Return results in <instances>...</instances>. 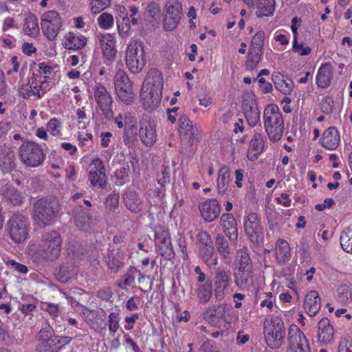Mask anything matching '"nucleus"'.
I'll list each match as a JSON object with an SVG mask.
<instances>
[{
  "instance_id": "1",
  "label": "nucleus",
  "mask_w": 352,
  "mask_h": 352,
  "mask_svg": "<svg viewBox=\"0 0 352 352\" xmlns=\"http://www.w3.org/2000/svg\"><path fill=\"white\" fill-rule=\"evenodd\" d=\"M60 210L58 199L49 195L36 201L34 206V219L41 227L50 226Z\"/></svg>"
},
{
  "instance_id": "2",
  "label": "nucleus",
  "mask_w": 352,
  "mask_h": 352,
  "mask_svg": "<svg viewBox=\"0 0 352 352\" xmlns=\"http://www.w3.org/2000/svg\"><path fill=\"white\" fill-rule=\"evenodd\" d=\"M265 130L270 140L278 142L283 136L284 121L278 107L274 104L266 106L263 112Z\"/></svg>"
},
{
  "instance_id": "3",
  "label": "nucleus",
  "mask_w": 352,
  "mask_h": 352,
  "mask_svg": "<svg viewBox=\"0 0 352 352\" xmlns=\"http://www.w3.org/2000/svg\"><path fill=\"white\" fill-rule=\"evenodd\" d=\"M126 65L133 74L140 73L146 65L144 44L140 39H131L126 51Z\"/></svg>"
},
{
  "instance_id": "4",
  "label": "nucleus",
  "mask_w": 352,
  "mask_h": 352,
  "mask_svg": "<svg viewBox=\"0 0 352 352\" xmlns=\"http://www.w3.org/2000/svg\"><path fill=\"white\" fill-rule=\"evenodd\" d=\"M61 245L62 238L58 232L52 230L45 232L39 243V254L44 260L53 261L59 256Z\"/></svg>"
},
{
  "instance_id": "5",
  "label": "nucleus",
  "mask_w": 352,
  "mask_h": 352,
  "mask_svg": "<svg viewBox=\"0 0 352 352\" xmlns=\"http://www.w3.org/2000/svg\"><path fill=\"white\" fill-rule=\"evenodd\" d=\"M162 28L165 31L175 30L184 17L182 3L180 0H166L163 4Z\"/></svg>"
},
{
  "instance_id": "6",
  "label": "nucleus",
  "mask_w": 352,
  "mask_h": 352,
  "mask_svg": "<svg viewBox=\"0 0 352 352\" xmlns=\"http://www.w3.org/2000/svg\"><path fill=\"white\" fill-rule=\"evenodd\" d=\"M18 153L21 162L30 167L41 164L45 157L41 147L34 142H23L19 148Z\"/></svg>"
},
{
  "instance_id": "7",
  "label": "nucleus",
  "mask_w": 352,
  "mask_h": 352,
  "mask_svg": "<svg viewBox=\"0 0 352 352\" xmlns=\"http://www.w3.org/2000/svg\"><path fill=\"white\" fill-rule=\"evenodd\" d=\"M8 230L14 242H23L27 239L29 232L28 218L20 214L12 215L8 222Z\"/></svg>"
},
{
  "instance_id": "8",
  "label": "nucleus",
  "mask_w": 352,
  "mask_h": 352,
  "mask_svg": "<svg viewBox=\"0 0 352 352\" xmlns=\"http://www.w3.org/2000/svg\"><path fill=\"white\" fill-rule=\"evenodd\" d=\"M265 339L267 345L272 348H279L285 336V328L281 319L273 318L270 324L264 327Z\"/></svg>"
},
{
  "instance_id": "9",
  "label": "nucleus",
  "mask_w": 352,
  "mask_h": 352,
  "mask_svg": "<svg viewBox=\"0 0 352 352\" xmlns=\"http://www.w3.org/2000/svg\"><path fill=\"white\" fill-rule=\"evenodd\" d=\"M39 343L36 346L38 352H58L57 335L54 329L47 323L43 325L38 335Z\"/></svg>"
},
{
  "instance_id": "10",
  "label": "nucleus",
  "mask_w": 352,
  "mask_h": 352,
  "mask_svg": "<svg viewBox=\"0 0 352 352\" xmlns=\"http://www.w3.org/2000/svg\"><path fill=\"white\" fill-rule=\"evenodd\" d=\"M114 85L119 98L126 104H130L133 99L134 93L132 83L126 74L119 69L114 76Z\"/></svg>"
},
{
  "instance_id": "11",
  "label": "nucleus",
  "mask_w": 352,
  "mask_h": 352,
  "mask_svg": "<svg viewBox=\"0 0 352 352\" xmlns=\"http://www.w3.org/2000/svg\"><path fill=\"white\" fill-rule=\"evenodd\" d=\"M243 228L245 235L250 241L258 245L263 237V228L258 215L250 212L245 217Z\"/></svg>"
},
{
  "instance_id": "12",
  "label": "nucleus",
  "mask_w": 352,
  "mask_h": 352,
  "mask_svg": "<svg viewBox=\"0 0 352 352\" xmlns=\"http://www.w3.org/2000/svg\"><path fill=\"white\" fill-rule=\"evenodd\" d=\"M43 34L50 40H54L62 26V21L58 13L50 10L44 13L41 22Z\"/></svg>"
},
{
  "instance_id": "13",
  "label": "nucleus",
  "mask_w": 352,
  "mask_h": 352,
  "mask_svg": "<svg viewBox=\"0 0 352 352\" xmlns=\"http://www.w3.org/2000/svg\"><path fill=\"white\" fill-rule=\"evenodd\" d=\"M287 340L290 352H310L308 341L297 325L292 324L289 327Z\"/></svg>"
},
{
  "instance_id": "14",
  "label": "nucleus",
  "mask_w": 352,
  "mask_h": 352,
  "mask_svg": "<svg viewBox=\"0 0 352 352\" xmlns=\"http://www.w3.org/2000/svg\"><path fill=\"white\" fill-rule=\"evenodd\" d=\"M93 89L94 98L104 116L108 120L112 119L113 117V112L111 109L113 100L106 87L100 83H96Z\"/></svg>"
},
{
  "instance_id": "15",
  "label": "nucleus",
  "mask_w": 352,
  "mask_h": 352,
  "mask_svg": "<svg viewBox=\"0 0 352 352\" xmlns=\"http://www.w3.org/2000/svg\"><path fill=\"white\" fill-rule=\"evenodd\" d=\"M89 179L93 187L98 186L104 189L107 186L106 170L102 160L99 157L94 158L91 164Z\"/></svg>"
},
{
  "instance_id": "16",
  "label": "nucleus",
  "mask_w": 352,
  "mask_h": 352,
  "mask_svg": "<svg viewBox=\"0 0 352 352\" xmlns=\"http://www.w3.org/2000/svg\"><path fill=\"white\" fill-rule=\"evenodd\" d=\"M155 241L162 256L169 261L175 258V254L171 244L169 233L167 230H164L162 228L155 230Z\"/></svg>"
},
{
  "instance_id": "17",
  "label": "nucleus",
  "mask_w": 352,
  "mask_h": 352,
  "mask_svg": "<svg viewBox=\"0 0 352 352\" xmlns=\"http://www.w3.org/2000/svg\"><path fill=\"white\" fill-rule=\"evenodd\" d=\"M139 137L146 146H153L157 140L155 124L146 118H142L140 121Z\"/></svg>"
},
{
  "instance_id": "18",
  "label": "nucleus",
  "mask_w": 352,
  "mask_h": 352,
  "mask_svg": "<svg viewBox=\"0 0 352 352\" xmlns=\"http://www.w3.org/2000/svg\"><path fill=\"white\" fill-rule=\"evenodd\" d=\"M104 260L111 272H117L124 265V255L120 248L109 245Z\"/></svg>"
},
{
  "instance_id": "19",
  "label": "nucleus",
  "mask_w": 352,
  "mask_h": 352,
  "mask_svg": "<svg viewBox=\"0 0 352 352\" xmlns=\"http://www.w3.org/2000/svg\"><path fill=\"white\" fill-rule=\"evenodd\" d=\"M228 311L226 304L213 305L208 307L203 313V318L209 324L217 326L221 320L226 319Z\"/></svg>"
},
{
  "instance_id": "20",
  "label": "nucleus",
  "mask_w": 352,
  "mask_h": 352,
  "mask_svg": "<svg viewBox=\"0 0 352 352\" xmlns=\"http://www.w3.org/2000/svg\"><path fill=\"white\" fill-rule=\"evenodd\" d=\"M230 282L229 272L223 269H217L214 273V296L217 300H222L224 298L225 291L228 288Z\"/></svg>"
},
{
  "instance_id": "21",
  "label": "nucleus",
  "mask_w": 352,
  "mask_h": 352,
  "mask_svg": "<svg viewBox=\"0 0 352 352\" xmlns=\"http://www.w3.org/2000/svg\"><path fill=\"white\" fill-rule=\"evenodd\" d=\"M199 208L203 219L207 222L214 221L219 215L221 207L215 199H207L201 203Z\"/></svg>"
},
{
  "instance_id": "22",
  "label": "nucleus",
  "mask_w": 352,
  "mask_h": 352,
  "mask_svg": "<svg viewBox=\"0 0 352 352\" xmlns=\"http://www.w3.org/2000/svg\"><path fill=\"white\" fill-rule=\"evenodd\" d=\"M97 41L104 58L109 60H113L117 53L113 36L110 34H99L97 35Z\"/></svg>"
},
{
  "instance_id": "23",
  "label": "nucleus",
  "mask_w": 352,
  "mask_h": 352,
  "mask_svg": "<svg viewBox=\"0 0 352 352\" xmlns=\"http://www.w3.org/2000/svg\"><path fill=\"white\" fill-rule=\"evenodd\" d=\"M221 226L223 227L225 234L232 243H236L238 239L237 222L230 213H224L221 217Z\"/></svg>"
},
{
  "instance_id": "24",
  "label": "nucleus",
  "mask_w": 352,
  "mask_h": 352,
  "mask_svg": "<svg viewBox=\"0 0 352 352\" xmlns=\"http://www.w3.org/2000/svg\"><path fill=\"white\" fill-rule=\"evenodd\" d=\"M163 78L161 72L155 69H150L142 85V91L154 90L162 91Z\"/></svg>"
},
{
  "instance_id": "25",
  "label": "nucleus",
  "mask_w": 352,
  "mask_h": 352,
  "mask_svg": "<svg viewBox=\"0 0 352 352\" xmlns=\"http://www.w3.org/2000/svg\"><path fill=\"white\" fill-rule=\"evenodd\" d=\"M16 157L14 150L9 146L0 148V169L4 173H11L16 168Z\"/></svg>"
},
{
  "instance_id": "26",
  "label": "nucleus",
  "mask_w": 352,
  "mask_h": 352,
  "mask_svg": "<svg viewBox=\"0 0 352 352\" xmlns=\"http://www.w3.org/2000/svg\"><path fill=\"white\" fill-rule=\"evenodd\" d=\"M340 141L339 132L334 126L325 130L320 139L322 146L329 150H335L338 146Z\"/></svg>"
},
{
  "instance_id": "27",
  "label": "nucleus",
  "mask_w": 352,
  "mask_h": 352,
  "mask_svg": "<svg viewBox=\"0 0 352 352\" xmlns=\"http://www.w3.org/2000/svg\"><path fill=\"white\" fill-rule=\"evenodd\" d=\"M272 80L277 90L284 95H290L293 91L294 85V82L288 78L278 72H274L272 74Z\"/></svg>"
},
{
  "instance_id": "28",
  "label": "nucleus",
  "mask_w": 352,
  "mask_h": 352,
  "mask_svg": "<svg viewBox=\"0 0 352 352\" xmlns=\"http://www.w3.org/2000/svg\"><path fill=\"white\" fill-rule=\"evenodd\" d=\"M334 335V330L328 318H322L318 322V341L327 344L331 343Z\"/></svg>"
},
{
  "instance_id": "29",
  "label": "nucleus",
  "mask_w": 352,
  "mask_h": 352,
  "mask_svg": "<svg viewBox=\"0 0 352 352\" xmlns=\"http://www.w3.org/2000/svg\"><path fill=\"white\" fill-rule=\"evenodd\" d=\"M320 307V298L318 292L315 290L310 291L305 296L304 301L306 312L310 316H315L319 311Z\"/></svg>"
},
{
  "instance_id": "30",
  "label": "nucleus",
  "mask_w": 352,
  "mask_h": 352,
  "mask_svg": "<svg viewBox=\"0 0 352 352\" xmlns=\"http://www.w3.org/2000/svg\"><path fill=\"white\" fill-rule=\"evenodd\" d=\"M333 78V67L329 63H323L318 70L316 84L319 87L326 88L331 84Z\"/></svg>"
},
{
  "instance_id": "31",
  "label": "nucleus",
  "mask_w": 352,
  "mask_h": 352,
  "mask_svg": "<svg viewBox=\"0 0 352 352\" xmlns=\"http://www.w3.org/2000/svg\"><path fill=\"white\" fill-rule=\"evenodd\" d=\"M162 91L154 90L142 91L141 96L143 99V105L145 109L151 111L154 110L161 102Z\"/></svg>"
},
{
  "instance_id": "32",
  "label": "nucleus",
  "mask_w": 352,
  "mask_h": 352,
  "mask_svg": "<svg viewBox=\"0 0 352 352\" xmlns=\"http://www.w3.org/2000/svg\"><path fill=\"white\" fill-rule=\"evenodd\" d=\"M264 141L263 136L259 133H256L250 141L248 152V157L251 160L257 159L258 155L263 151Z\"/></svg>"
},
{
  "instance_id": "33",
  "label": "nucleus",
  "mask_w": 352,
  "mask_h": 352,
  "mask_svg": "<svg viewBox=\"0 0 352 352\" xmlns=\"http://www.w3.org/2000/svg\"><path fill=\"white\" fill-rule=\"evenodd\" d=\"M87 43V38L80 34L69 32L65 36L64 46L68 50H78L83 47Z\"/></svg>"
},
{
  "instance_id": "34",
  "label": "nucleus",
  "mask_w": 352,
  "mask_h": 352,
  "mask_svg": "<svg viewBox=\"0 0 352 352\" xmlns=\"http://www.w3.org/2000/svg\"><path fill=\"white\" fill-rule=\"evenodd\" d=\"M195 292L200 304L207 303L212 296V282L208 280L204 284H198Z\"/></svg>"
},
{
  "instance_id": "35",
  "label": "nucleus",
  "mask_w": 352,
  "mask_h": 352,
  "mask_svg": "<svg viewBox=\"0 0 352 352\" xmlns=\"http://www.w3.org/2000/svg\"><path fill=\"white\" fill-rule=\"evenodd\" d=\"M38 74H33L32 76L28 79L27 83L22 85L19 89V95L26 100H35V87L37 86Z\"/></svg>"
},
{
  "instance_id": "36",
  "label": "nucleus",
  "mask_w": 352,
  "mask_h": 352,
  "mask_svg": "<svg viewBox=\"0 0 352 352\" xmlns=\"http://www.w3.org/2000/svg\"><path fill=\"white\" fill-rule=\"evenodd\" d=\"M77 270L72 263H63L60 265L55 272L57 280L61 283L67 282L76 273Z\"/></svg>"
},
{
  "instance_id": "37",
  "label": "nucleus",
  "mask_w": 352,
  "mask_h": 352,
  "mask_svg": "<svg viewBox=\"0 0 352 352\" xmlns=\"http://www.w3.org/2000/svg\"><path fill=\"white\" fill-rule=\"evenodd\" d=\"M2 195L3 199L13 206L20 205L23 200V195L12 186H6Z\"/></svg>"
},
{
  "instance_id": "38",
  "label": "nucleus",
  "mask_w": 352,
  "mask_h": 352,
  "mask_svg": "<svg viewBox=\"0 0 352 352\" xmlns=\"http://www.w3.org/2000/svg\"><path fill=\"white\" fill-rule=\"evenodd\" d=\"M230 173L228 167H221L218 173L217 186L219 194L224 195L229 186Z\"/></svg>"
},
{
  "instance_id": "39",
  "label": "nucleus",
  "mask_w": 352,
  "mask_h": 352,
  "mask_svg": "<svg viewBox=\"0 0 352 352\" xmlns=\"http://www.w3.org/2000/svg\"><path fill=\"white\" fill-rule=\"evenodd\" d=\"M276 258L282 264L285 263L290 257V247L289 243L283 239H279L275 247Z\"/></svg>"
},
{
  "instance_id": "40",
  "label": "nucleus",
  "mask_w": 352,
  "mask_h": 352,
  "mask_svg": "<svg viewBox=\"0 0 352 352\" xmlns=\"http://www.w3.org/2000/svg\"><path fill=\"white\" fill-rule=\"evenodd\" d=\"M244 113L249 126L253 127L260 120V111L256 103L243 105Z\"/></svg>"
},
{
  "instance_id": "41",
  "label": "nucleus",
  "mask_w": 352,
  "mask_h": 352,
  "mask_svg": "<svg viewBox=\"0 0 352 352\" xmlns=\"http://www.w3.org/2000/svg\"><path fill=\"white\" fill-rule=\"evenodd\" d=\"M255 3H257V11L256 12L257 17L269 16L274 14L275 0H261Z\"/></svg>"
},
{
  "instance_id": "42",
  "label": "nucleus",
  "mask_w": 352,
  "mask_h": 352,
  "mask_svg": "<svg viewBox=\"0 0 352 352\" xmlns=\"http://www.w3.org/2000/svg\"><path fill=\"white\" fill-rule=\"evenodd\" d=\"M50 76H37V86L35 87L34 99L41 98L53 86L52 82L49 81Z\"/></svg>"
},
{
  "instance_id": "43",
  "label": "nucleus",
  "mask_w": 352,
  "mask_h": 352,
  "mask_svg": "<svg viewBox=\"0 0 352 352\" xmlns=\"http://www.w3.org/2000/svg\"><path fill=\"white\" fill-rule=\"evenodd\" d=\"M236 258L238 263L237 269H252V262L249 255L247 248L244 247L241 249H239L237 251Z\"/></svg>"
},
{
  "instance_id": "44",
  "label": "nucleus",
  "mask_w": 352,
  "mask_h": 352,
  "mask_svg": "<svg viewBox=\"0 0 352 352\" xmlns=\"http://www.w3.org/2000/svg\"><path fill=\"white\" fill-rule=\"evenodd\" d=\"M215 245L217 251L223 258H229L231 254V248L228 240L223 235L221 234H217L215 238Z\"/></svg>"
},
{
  "instance_id": "45",
  "label": "nucleus",
  "mask_w": 352,
  "mask_h": 352,
  "mask_svg": "<svg viewBox=\"0 0 352 352\" xmlns=\"http://www.w3.org/2000/svg\"><path fill=\"white\" fill-rule=\"evenodd\" d=\"M199 254L202 261L209 267L216 266L218 264V256L215 253L214 246L199 250Z\"/></svg>"
},
{
  "instance_id": "46",
  "label": "nucleus",
  "mask_w": 352,
  "mask_h": 352,
  "mask_svg": "<svg viewBox=\"0 0 352 352\" xmlns=\"http://www.w3.org/2000/svg\"><path fill=\"white\" fill-rule=\"evenodd\" d=\"M340 243L345 252L352 254V226H349L341 232Z\"/></svg>"
},
{
  "instance_id": "47",
  "label": "nucleus",
  "mask_w": 352,
  "mask_h": 352,
  "mask_svg": "<svg viewBox=\"0 0 352 352\" xmlns=\"http://www.w3.org/2000/svg\"><path fill=\"white\" fill-rule=\"evenodd\" d=\"M252 269H237V272H236L234 274V281L237 286H239L241 288H243L248 285L250 280L252 278Z\"/></svg>"
},
{
  "instance_id": "48",
  "label": "nucleus",
  "mask_w": 352,
  "mask_h": 352,
  "mask_svg": "<svg viewBox=\"0 0 352 352\" xmlns=\"http://www.w3.org/2000/svg\"><path fill=\"white\" fill-rule=\"evenodd\" d=\"M23 30L25 34L30 36H36L39 32L37 19L34 15H30L25 19Z\"/></svg>"
},
{
  "instance_id": "49",
  "label": "nucleus",
  "mask_w": 352,
  "mask_h": 352,
  "mask_svg": "<svg viewBox=\"0 0 352 352\" xmlns=\"http://www.w3.org/2000/svg\"><path fill=\"white\" fill-rule=\"evenodd\" d=\"M265 38V32L263 30L258 31L252 38L251 49L254 50V52H261V54H263Z\"/></svg>"
},
{
  "instance_id": "50",
  "label": "nucleus",
  "mask_w": 352,
  "mask_h": 352,
  "mask_svg": "<svg viewBox=\"0 0 352 352\" xmlns=\"http://www.w3.org/2000/svg\"><path fill=\"white\" fill-rule=\"evenodd\" d=\"M144 14L151 18L153 21H157L161 14V9L159 3L155 1L149 2L145 8Z\"/></svg>"
},
{
  "instance_id": "51",
  "label": "nucleus",
  "mask_w": 352,
  "mask_h": 352,
  "mask_svg": "<svg viewBox=\"0 0 352 352\" xmlns=\"http://www.w3.org/2000/svg\"><path fill=\"white\" fill-rule=\"evenodd\" d=\"M91 216L87 210L82 209L76 216V225L82 230H87L91 223Z\"/></svg>"
},
{
  "instance_id": "52",
  "label": "nucleus",
  "mask_w": 352,
  "mask_h": 352,
  "mask_svg": "<svg viewBox=\"0 0 352 352\" xmlns=\"http://www.w3.org/2000/svg\"><path fill=\"white\" fill-rule=\"evenodd\" d=\"M130 171V166L129 163H124L122 166L118 169L114 174L117 179V184L119 185L124 184L129 180V173Z\"/></svg>"
},
{
  "instance_id": "53",
  "label": "nucleus",
  "mask_w": 352,
  "mask_h": 352,
  "mask_svg": "<svg viewBox=\"0 0 352 352\" xmlns=\"http://www.w3.org/2000/svg\"><path fill=\"white\" fill-rule=\"evenodd\" d=\"M182 133H183L184 136H186L189 143L192 144L194 142L198 140L201 130L198 126L192 124L185 129H183Z\"/></svg>"
},
{
  "instance_id": "54",
  "label": "nucleus",
  "mask_w": 352,
  "mask_h": 352,
  "mask_svg": "<svg viewBox=\"0 0 352 352\" xmlns=\"http://www.w3.org/2000/svg\"><path fill=\"white\" fill-rule=\"evenodd\" d=\"M89 6L91 12L94 14H98L105 10L111 5V0H89Z\"/></svg>"
},
{
  "instance_id": "55",
  "label": "nucleus",
  "mask_w": 352,
  "mask_h": 352,
  "mask_svg": "<svg viewBox=\"0 0 352 352\" xmlns=\"http://www.w3.org/2000/svg\"><path fill=\"white\" fill-rule=\"evenodd\" d=\"M352 298V292L349 286L344 285L338 288V300L342 303L349 302V300Z\"/></svg>"
},
{
  "instance_id": "56",
  "label": "nucleus",
  "mask_w": 352,
  "mask_h": 352,
  "mask_svg": "<svg viewBox=\"0 0 352 352\" xmlns=\"http://www.w3.org/2000/svg\"><path fill=\"white\" fill-rule=\"evenodd\" d=\"M113 16L108 12H103L98 18L99 26L104 30L109 29L113 25Z\"/></svg>"
},
{
  "instance_id": "57",
  "label": "nucleus",
  "mask_w": 352,
  "mask_h": 352,
  "mask_svg": "<svg viewBox=\"0 0 352 352\" xmlns=\"http://www.w3.org/2000/svg\"><path fill=\"white\" fill-rule=\"evenodd\" d=\"M126 207L132 212L138 213L140 211V201L135 195L126 197L124 199Z\"/></svg>"
},
{
  "instance_id": "58",
  "label": "nucleus",
  "mask_w": 352,
  "mask_h": 352,
  "mask_svg": "<svg viewBox=\"0 0 352 352\" xmlns=\"http://www.w3.org/2000/svg\"><path fill=\"white\" fill-rule=\"evenodd\" d=\"M197 239L199 241V250L214 246L211 237L206 231L201 232L198 234Z\"/></svg>"
},
{
  "instance_id": "59",
  "label": "nucleus",
  "mask_w": 352,
  "mask_h": 352,
  "mask_svg": "<svg viewBox=\"0 0 352 352\" xmlns=\"http://www.w3.org/2000/svg\"><path fill=\"white\" fill-rule=\"evenodd\" d=\"M333 100L330 96L324 97L320 104V110L323 113L331 114L333 109Z\"/></svg>"
},
{
  "instance_id": "60",
  "label": "nucleus",
  "mask_w": 352,
  "mask_h": 352,
  "mask_svg": "<svg viewBox=\"0 0 352 352\" xmlns=\"http://www.w3.org/2000/svg\"><path fill=\"white\" fill-rule=\"evenodd\" d=\"M252 54L249 56L245 64L246 69L249 71H252L256 68L261 60V56L262 55L261 52H254V54Z\"/></svg>"
},
{
  "instance_id": "61",
  "label": "nucleus",
  "mask_w": 352,
  "mask_h": 352,
  "mask_svg": "<svg viewBox=\"0 0 352 352\" xmlns=\"http://www.w3.org/2000/svg\"><path fill=\"white\" fill-rule=\"evenodd\" d=\"M292 48L294 52L298 53L300 56L308 55L311 51L309 47H305L302 43H298L297 42V38H294Z\"/></svg>"
},
{
  "instance_id": "62",
  "label": "nucleus",
  "mask_w": 352,
  "mask_h": 352,
  "mask_svg": "<svg viewBox=\"0 0 352 352\" xmlns=\"http://www.w3.org/2000/svg\"><path fill=\"white\" fill-rule=\"evenodd\" d=\"M6 265L10 266L11 270L21 274H26L28 272V268L26 265L17 263L14 260H8Z\"/></svg>"
},
{
  "instance_id": "63",
  "label": "nucleus",
  "mask_w": 352,
  "mask_h": 352,
  "mask_svg": "<svg viewBox=\"0 0 352 352\" xmlns=\"http://www.w3.org/2000/svg\"><path fill=\"white\" fill-rule=\"evenodd\" d=\"M120 197L118 194H110L105 200V207L110 210H114L118 206Z\"/></svg>"
},
{
  "instance_id": "64",
  "label": "nucleus",
  "mask_w": 352,
  "mask_h": 352,
  "mask_svg": "<svg viewBox=\"0 0 352 352\" xmlns=\"http://www.w3.org/2000/svg\"><path fill=\"white\" fill-rule=\"evenodd\" d=\"M338 352H352V340L347 338L341 340L338 346Z\"/></svg>"
}]
</instances>
